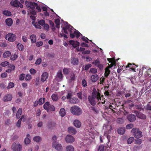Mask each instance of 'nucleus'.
<instances>
[{
    "instance_id": "f257e3e1",
    "label": "nucleus",
    "mask_w": 151,
    "mask_h": 151,
    "mask_svg": "<svg viewBox=\"0 0 151 151\" xmlns=\"http://www.w3.org/2000/svg\"><path fill=\"white\" fill-rule=\"evenodd\" d=\"M70 111L72 114L76 116H79L82 113L81 109L76 105L73 106L70 108Z\"/></svg>"
},
{
    "instance_id": "f03ea898",
    "label": "nucleus",
    "mask_w": 151,
    "mask_h": 151,
    "mask_svg": "<svg viewBox=\"0 0 151 151\" xmlns=\"http://www.w3.org/2000/svg\"><path fill=\"white\" fill-rule=\"evenodd\" d=\"M101 91L99 89H96L95 88H94L92 93V96H93V97L96 99L99 103H100L101 102L100 101H101Z\"/></svg>"
},
{
    "instance_id": "7ed1b4c3",
    "label": "nucleus",
    "mask_w": 151,
    "mask_h": 151,
    "mask_svg": "<svg viewBox=\"0 0 151 151\" xmlns=\"http://www.w3.org/2000/svg\"><path fill=\"white\" fill-rule=\"evenodd\" d=\"M43 108L44 109H45L47 112L50 111H54L55 109L54 106L51 104L49 102H46L44 104Z\"/></svg>"
},
{
    "instance_id": "20e7f679",
    "label": "nucleus",
    "mask_w": 151,
    "mask_h": 151,
    "mask_svg": "<svg viewBox=\"0 0 151 151\" xmlns=\"http://www.w3.org/2000/svg\"><path fill=\"white\" fill-rule=\"evenodd\" d=\"M131 132L133 134L135 138H141L142 135V132H140L139 129L137 128H133L131 130Z\"/></svg>"
},
{
    "instance_id": "39448f33",
    "label": "nucleus",
    "mask_w": 151,
    "mask_h": 151,
    "mask_svg": "<svg viewBox=\"0 0 151 151\" xmlns=\"http://www.w3.org/2000/svg\"><path fill=\"white\" fill-rule=\"evenodd\" d=\"M12 149L14 151H20L22 150V146L18 142H14L13 143L11 146Z\"/></svg>"
},
{
    "instance_id": "423d86ee",
    "label": "nucleus",
    "mask_w": 151,
    "mask_h": 151,
    "mask_svg": "<svg viewBox=\"0 0 151 151\" xmlns=\"http://www.w3.org/2000/svg\"><path fill=\"white\" fill-rule=\"evenodd\" d=\"M5 39L10 42H13L16 40V35L12 33L8 34L5 37Z\"/></svg>"
},
{
    "instance_id": "0eeeda50",
    "label": "nucleus",
    "mask_w": 151,
    "mask_h": 151,
    "mask_svg": "<svg viewBox=\"0 0 151 151\" xmlns=\"http://www.w3.org/2000/svg\"><path fill=\"white\" fill-rule=\"evenodd\" d=\"M52 147L53 148H55L58 151H62L63 147L61 145L59 144L58 142L56 141H54L52 143Z\"/></svg>"
},
{
    "instance_id": "6e6552de",
    "label": "nucleus",
    "mask_w": 151,
    "mask_h": 151,
    "mask_svg": "<svg viewBox=\"0 0 151 151\" xmlns=\"http://www.w3.org/2000/svg\"><path fill=\"white\" fill-rule=\"evenodd\" d=\"M92 64L95 66H96L99 68L100 70H101L103 69V65L100 64V61L99 59H97L93 62Z\"/></svg>"
},
{
    "instance_id": "1a4fd4ad",
    "label": "nucleus",
    "mask_w": 151,
    "mask_h": 151,
    "mask_svg": "<svg viewBox=\"0 0 151 151\" xmlns=\"http://www.w3.org/2000/svg\"><path fill=\"white\" fill-rule=\"evenodd\" d=\"M75 140V138L72 135H68L65 137V140L66 142L71 143L73 142Z\"/></svg>"
},
{
    "instance_id": "9d476101",
    "label": "nucleus",
    "mask_w": 151,
    "mask_h": 151,
    "mask_svg": "<svg viewBox=\"0 0 151 151\" xmlns=\"http://www.w3.org/2000/svg\"><path fill=\"white\" fill-rule=\"evenodd\" d=\"M96 99L92 96L88 97V100L89 103L93 106H94L96 104Z\"/></svg>"
},
{
    "instance_id": "9b49d317",
    "label": "nucleus",
    "mask_w": 151,
    "mask_h": 151,
    "mask_svg": "<svg viewBox=\"0 0 151 151\" xmlns=\"http://www.w3.org/2000/svg\"><path fill=\"white\" fill-rule=\"evenodd\" d=\"M136 116L134 114H130L127 116V119L130 122H133L136 120Z\"/></svg>"
},
{
    "instance_id": "f8f14e48",
    "label": "nucleus",
    "mask_w": 151,
    "mask_h": 151,
    "mask_svg": "<svg viewBox=\"0 0 151 151\" xmlns=\"http://www.w3.org/2000/svg\"><path fill=\"white\" fill-rule=\"evenodd\" d=\"M48 76V73L46 72H43L41 76V81L42 82H45Z\"/></svg>"
},
{
    "instance_id": "ddd939ff",
    "label": "nucleus",
    "mask_w": 151,
    "mask_h": 151,
    "mask_svg": "<svg viewBox=\"0 0 151 151\" xmlns=\"http://www.w3.org/2000/svg\"><path fill=\"white\" fill-rule=\"evenodd\" d=\"M12 99V96L11 94H9L6 95L3 98L4 101H8L11 100Z\"/></svg>"
},
{
    "instance_id": "4468645a",
    "label": "nucleus",
    "mask_w": 151,
    "mask_h": 151,
    "mask_svg": "<svg viewBox=\"0 0 151 151\" xmlns=\"http://www.w3.org/2000/svg\"><path fill=\"white\" fill-rule=\"evenodd\" d=\"M137 67V65H136L134 63L132 64L129 63L128 64V65L126 66V68L129 67L131 69L132 71L135 72V68Z\"/></svg>"
},
{
    "instance_id": "2eb2a0df",
    "label": "nucleus",
    "mask_w": 151,
    "mask_h": 151,
    "mask_svg": "<svg viewBox=\"0 0 151 151\" xmlns=\"http://www.w3.org/2000/svg\"><path fill=\"white\" fill-rule=\"evenodd\" d=\"M19 2L17 0L12 1L10 2L11 5L14 7H19Z\"/></svg>"
},
{
    "instance_id": "dca6fc26",
    "label": "nucleus",
    "mask_w": 151,
    "mask_h": 151,
    "mask_svg": "<svg viewBox=\"0 0 151 151\" xmlns=\"http://www.w3.org/2000/svg\"><path fill=\"white\" fill-rule=\"evenodd\" d=\"M69 43L70 45H72L74 48H76L80 44L79 42L77 41H74L70 40L69 41Z\"/></svg>"
},
{
    "instance_id": "f3484780",
    "label": "nucleus",
    "mask_w": 151,
    "mask_h": 151,
    "mask_svg": "<svg viewBox=\"0 0 151 151\" xmlns=\"http://www.w3.org/2000/svg\"><path fill=\"white\" fill-rule=\"evenodd\" d=\"M99 78V76L97 74H95L92 75L91 77V79L92 82H96Z\"/></svg>"
},
{
    "instance_id": "a211bd4d",
    "label": "nucleus",
    "mask_w": 151,
    "mask_h": 151,
    "mask_svg": "<svg viewBox=\"0 0 151 151\" xmlns=\"http://www.w3.org/2000/svg\"><path fill=\"white\" fill-rule=\"evenodd\" d=\"M68 132L70 134L73 135L76 134V132L75 129L72 127H69L68 129Z\"/></svg>"
},
{
    "instance_id": "6ab92c4d",
    "label": "nucleus",
    "mask_w": 151,
    "mask_h": 151,
    "mask_svg": "<svg viewBox=\"0 0 151 151\" xmlns=\"http://www.w3.org/2000/svg\"><path fill=\"white\" fill-rule=\"evenodd\" d=\"M22 114V109L19 108L16 112V117L17 119H19Z\"/></svg>"
},
{
    "instance_id": "aec40b11",
    "label": "nucleus",
    "mask_w": 151,
    "mask_h": 151,
    "mask_svg": "<svg viewBox=\"0 0 151 151\" xmlns=\"http://www.w3.org/2000/svg\"><path fill=\"white\" fill-rule=\"evenodd\" d=\"M138 117L141 118V119H145L146 118V116L139 111H137L136 114Z\"/></svg>"
},
{
    "instance_id": "412c9836",
    "label": "nucleus",
    "mask_w": 151,
    "mask_h": 151,
    "mask_svg": "<svg viewBox=\"0 0 151 151\" xmlns=\"http://www.w3.org/2000/svg\"><path fill=\"white\" fill-rule=\"evenodd\" d=\"M74 125L76 127L79 128L81 126V122L78 120L74 121L73 122Z\"/></svg>"
},
{
    "instance_id": "4be33fe9",
    "label": "nucleus",
    "mask_w": 151,
    "mask_h": 151,
    "mask_svg": "<svg viewBox=\"0 0 151 151\" xmlns=\"http://www.w3.org/2000/svg\"><path fill=\"white\" fill-rule=\"evenodd\" d=\"M5 22L7 25L10 26L12 24L13 21L11 18H7Z\"/></svg>"
},
{
    "instance_id": "5701e85b",
    "label": "nucleus",
    "mask_w": 151,
    "mask_h": 151,
    "mask_svg": "<svg viewBox=\"0 0 151 151\" xmlns=\"http://www.w3.org/2000/svg\"><path fill=\"white\" fill-rule=\"evenodd\" d=\"M30 38L32 42L35 43L36 42V37L35 35L33 34L31 35L30 36Z\"/></svg>"
},
{
    "instance_id": "b1692460",
    "label": "nucleus",
    "mask_w": 151,
    "mask_h": 151,
    "mask_svg": "<svg viewBox=\"0 0 151 151\" xmlns=\"http://www.w3.org/2000/svg\"><path fill=\"white\" fill-rule=\"evenodd\" d=\"M59 114L62 117H64L66 114L65 109L64 108L61 109L59 111Z\"/></svg>"
},
{
    "instance_id": "393cba45",
    "label": "nucleus",
    "mask_w": 151,
    "mask_h": 151,
    "mask_svg": "<svg viewBox=\"0 0 151 151\" xmlns=\"http://www.w3.org/2000/svg\"><path fill=\"white\" fill-rule=\"evenodd\" d=\"M125 130L124 128H120L117 130V132L120 134H123L125 132Z\"/></svg>"
},
{
    "instance_id": "a878e982",
    "label": "nucleus",
    "mask_w": 151,
    "mask_h": 151,
    "mask_svg": "<svg viewBox=\"0 0 151 151\" xmlns=\"http://www.w3.org/2000/svg\"><path fill=\"white\" fill-rule=\"evenodd\" d=\"M57 76L58 78L60 80H62L63 78V76L61 70L58 71Z\"/></svg>"
},
{
    "instance_id": "bb28decb",
    "label": "nucleus",
    "mask_w": 151,
    "mask_h": 151,
    "mask_svg": "<svg viewBox=\"0 0 151 151\" xmlns=\"http://www.w3.org/2000/svg\"><path fill=\"white\" fill-rule=\"evenodd\" d=\"M66 151H75V149L73 146L72 145H68L66 147Z\"/></svg>"
},
{
    "instance_id": "cd10ccee",
    "label": "nucleus",
    "mask_w": 151,
    "mask_h": 151,
    "mask_svg": "<svg viewBox=\"0 0 151 151\" xmlns=\"http://www.w3.org/2000/svg\"><path fill=\"white\" fill-rule=\"evenodd\" d=\"M11 54V53L9 51H6L4 52L3 54L4 58H7L9 57Z\"/></svg>"
},
{
    "instance_id": "c85d7f7f",
    "label": "nucleus",
    "mask_w": 151,
    "mask_h": 151,
    "mask_svg": "<svg viewBox=\"0 0 151 151\" xmlns=\"http://www.w3.org/2000/svg\"><path fill=\"white\" fill-rule=\"evenodd\" d=\"M67 28H68V31L70 32V33H74V31L76 29L70 25L67 26Z\"/></svg>"
},
{
    "instance_id": "c756f323",
    "label": "nucleus",
    "mask_w": 151,
    "mask_h": 151,
    "mask_svg": "<svg viewBox=\"0 0 151 151\" xmlns=\"http://www.w3.org/2000/svg\"><path fill=\"white\" fill-rule=\"evenodd\" d=\"M71 63L74 65H77L78 64V60L75 58H73L71 60Z\"/></svg>"
},
{
    "instance_id": "7c9ffc66",
    "label": "nucleus",
    "mask_w": 151,
    "mask_h": 151,
    "mask_svg": "<svg viewBox=\"0 0 151 151\" xmlns=\"http://www.w3.org/2000/svg\"><path fill=\"white\" fill-rule=\"evenodd\" d=\"M110 73V71L109 68H106L105 70V72L104 75L106 77H107Z\"/></svg>"
},
{
    "instance_id": "2f4dec72",
    "label": "nucleus",
    "mask_w": 151,
    "mask_h": 151,
    "mask_svg": "<svg viewBox=\"0 0 151 151\" xmlns=\"http://www.w3.org/2000/svg\"><path fill=\"white\" fill-rule=\"evenodd\" d=\"M58 96L57 94H53L51 96V98L53 101H57L58 99Z\"/></svg>"
},
{
    "instance_id": "473e14b6",
    "label": "nucleus",
    "mask_w": 151,
    "mask_h": 151,
    "mask_svg": "<svg viewBox=\"0 0 151 151\" xmlns=\"http://www.w3.org/2000/svg\"><path fill=\"white\" fill-rule=\"evenodd\" d=\"M70 68H64L63 72L64 74L67 75L70 72Z\"/></svg>"
},
{
    "instance_id": "72a5a7b5",
    "label": "nucleus",
    "mask_w": 151,
    "mask_h": 151,
    "mask_svg": "<svg viewBox=\"0 0 151 151\" xmlns=\"http://www.w3.org/2000/svg\"><path fill=\"white\" fill-rule=\"evenodd\" d=\"M117 122L119 124H123L124 122V120L123 118H117Z\"/></svg>"
},
{
    "instance_id": "f704fd0d",
    "label": "nucleus",
    "mask_w": 151,
    "mask_h": 151,
    "mask_svg": "<svg viewBox=\"0 0 151 151\" xmlns=\"http://www.w3.org/2000/svg\"><path fill=\"white\" fill-rule=\"evenodd\" d=\"M145 75L146 76H151V68H148L146 70L145 73Z\"/></svg>"
},
{
    "instance_id": "c9c22d12",
    "label": "nucleus",
    "mask_w": 151,
    "mask_h": 151,
    "mask_svg": "<svg viewBox=\"0 0 151 151\" xmlns=\"http://www.w3.org/2000/svg\"><path fill=\"white\" fill-rule=\"evenodd\" d=\"M56 125V123L54 122L52 123V122H49L47 125L48 127L50 129L52 127H55Z\"/></svg>"
},
{
    "instance_id": "e433bc0d",
    "label": "nucleus",
    "mask_w": 151,
    "mask_h": 151,
    "mask_svg": "<svg viewBox=\"0 0 151 151\" xmlns=\"http://www.w3.org/2000/svg\"><path fill=\"white\" fill-rule=\"evenodd\" d=\"M45 98H40L38 101V103L39 104L41 105L43 104L45 101Z\"/></svg>"
},
{
    "instance_id": "4c0bfd02",
    "label": "nucleus",
    "mask_w": 151,
    "mask_h": 151,
    "mask_svg": "<svg viewBox=\"0 0 151 151\" xmlns=\"http://www.w3.org/2000/svg\"><path fill=\"white\" fill-rule=\"evenodd\" d=\"M37 5V3L32 2L29 8H30L32 10H33L35 9Z\"/></svg>"
},
{
    "instance_id": "58836bf2",
    "label": "nucleus",
    "mask_w": 151,
    "mask_h": 151,
    "mask_svg": "<svg viewBox=\"0 0 151 151\" xmlns=\"http://www.w3.org/2000/svg\"><path fill=\"white\" fill-rule=\"evenodd\" d=\"M15 84L13 82H9L8 84V85L7 87V88L8 89H10L12 88L14 86Z\"/></svg>"
},
{
    "instance_id": "ea45409f",
    "label": "nucleus",
    "mask_w": 151,
    "mask_h": 151,
    "mask_svg": "<svg viewBox=\"0 0 151 151\" xmlns=\"http://www.w3.org/2000/svg\"><path fill=\"white\" fill-rule=\"evenodd\" d=\"M3 14L5 15L8 16H10L11 15V12L6 10H5L3 12Z\"/></svg>"
},
{
    "instance_id": "a19ab883",
    "label": "nucleus",
    "mask_w": 151,
    "mask_h": 151,
    "mask_svg": "<svg viewBox=\"0 0 151 151\" xmlns=\"http://www.w3.org/2000/svg\"><path fill=\"white\" fill-rule=\"evenodd\" d=\"M41 140V137L39 136H35L34 137V140L36 142H39Z\"/></svg>"
},
{
    "instance_id": "79ce46f5",
    "label": "nucleus",
    "mask_w": 151,
    "mask_h": 151,
    "mask_svg": "<svg viewBox=\"0 0 151 151\" xmlns=\"http://www.w3.org/2000/svg\"><path fill=\"white\" fill-rule=\"evenodd\" d=\"M89 72L93 74H96L97 72V70L96 68H92L90 69Z\"/></svg>"
},
{
    "instance_id": "37998d69",
    "label": "nucleus",
    "mask_w": 151,
    "mask_h": 151,
    "mask_svg": "<svg viewBox=\"0 0 151 151\" xmlns=\"http://www.w3.org/2000/svg\"><path fill=\"white\" fill-rule=\"evenodd\" d=\"M81 83H82V85L83 87H86L87 86V81L85 79L82 80Z\"/></svg>"
},
{
    "instance_id": "c03bdc74",
    "label": "nucleus",
    "mask_w": 151,
    "mask_h": 151,
    "mask_svg": "<svg viewBox=\"0 0 151 151\" xmlns=\"http://www.w3.org/2000/svg\"><path fill=\"white\" fill-rule=\"evenodd\" d=\"M40 84V78L38 77V78H36L35 79V85L37 86H38Z\"/></svg>"
},
{
    "instance_id": "a18cd8bd",
    "label": "nucleus",
    "mask_w": 151,
    "mask_h": 151,
    "mask_svg": "<svg viewBox=\"0 0 151 151\" xmlns=\"http://www.w3.org/2000/svg\"><path fill=\"white\" fill-rule=\"evenodd\" d=\"M134 140V137H130L128 139L127 142L128 144H131Z\"/></svg>"
},
{
    "instance_id": "49530a36",
    "label": "nucleus",
    "mask_w": 151,
    "mask_h": 151,
    "mask_svg": "<svg viewBox=\"0 0 151 151\" xmlns=\"http://www.w3.org/2000/svg\"><path fill=\"white\" fill-rule=\"evenodd\" d=\"M17 58V55L14 54L13 55H12L10 57V59L12 60H14L15 59H16Z\"/></svg>"
},
{
    "instance_id": "de8ad7c7",
    "label": "nucleus",
    "mask_w": 151,
    "mask_h": 151,
    "mask_svg": "<svg viewBox=\"0 0 151 151\" xmlns=\"http://www.w3.org/2000/svg\"><path fill=\"white\" fill-rule=\"evenodd\" d=\"M74 33L75 34L76 37L78 38L80 36V33L77 30H75L74 31Z\"/></svg>"
},
{
    "instance_id": "09e8293b",
    "label": "nucleus",
    "mask_w": 151,
    "mask_h": 151,
    "mask_svg": "<svg viewBox=\"0 0 151 151\" xmlns=\"http://www.w3.org/2000/svg\"><path fill=\"white\" fill-rule=\"evenodd\" d=\"M9 62L8 61H4L2 62L1 64V65L3 67H5L9 65Z\"/></svg>"
},
{
    "instance_id": "8fccbe9b",
    "label": "nucleus",
    "mask_w": 151,
    "mask_h": 151,
    "mask_svg": "<svg viewBox=\"0 0 151 151\" xmlns=\"http://www.w3.org/2000/svg\"><path fill=\"white\" fill-rule=\"evenodd\" d=\"M7 44L5 42H1L0 44V47H7Z\"/></svg>"
},
{
    "instance_id": "3c124183",
    "label": "nucleus",
    "mask_w": 151,
    "mask_h": 151,
    "mask_svg": "<svg viewBox=\"0 0 151 151\" xmlns=\"http://www.w3.org/2000/svg\"><path fill=\"white\" fill-rule=\"evenodd\" d=\"M18 48L19 50L21 51H23L24 49V46L21 44H19L18 45Z\"/></svg>"
},
{
    "instance_id": "603ef678",
    "label": "nucleus",
    "mask_w": 151,
    "mask_h": 151,
    "mask_svg": "<svg viewBox=\"0 0 151 151\" xmlns=\"http://www.w3.org/2000/svg\"><path fill=\"white\" fill-rule=\"evenodd\" d=\"M36 46L38 47L42 46L43 45V42L42 41H38L36 42Z\"/></svg>"
},
{
    "instance_id": "864d4df0",
    "label": "nucleus",
    "mask_w": 151,
    "mask_h": 151,
    "mask_svg": "<svg viewBox=\"0 0 151 151\" xmlns=\"http://www.w3.org/2000/svg\"><path fill=\"white\" fill-rule=\"evenodd\" d=\"M49 23L50 24L51 27V28H52V30H55V27L54 26V24L53 22H52L51 20H50L49 21Z\"/></svg>"
},
{
    "instance_id": "5fc2aeb1",
    "label": "nucleus",
    "mask_w": 151,
    "mask_h": 151,
    "mask_svg": "<svg viewBox=\"0 0 151 151\" xmlns=\"http://www.w3.org/2000/svg\"><path fill=\"white\" fill-rule=\"evenodd\" d=\"M134 127L133 124L132 123L129 124L127 125L126 128L127 129H130Z\"/></svg>"
},
{
    "instance_id": "6e6d98bb",
    "label": "nucleus",
    "mask_w": 151,
    "mask_h": 151,
    "mask_svg": "<svg viewBox=\"0 0 151 151\" xmlns=\"http://www.w3.org/2000/svg\"><path fill=\"white\" fill-rule=\"evenodd\" d=\"M22 121L21 120L19 119L18 120L16 123V126L17 127L19 128L21 127Z\"/></svg>"
},
{
    "instance_id": "4d7b16f0",
    "label": "nucleus",
    "mask_w": 151,
    "mask_h": 151,
    "mask_svg": "<svg viewBox=\"0 0 151 151\" xmlns=\"http://www.w3.org/2000/svg\"><path fill=\"white\" fill-rule=\"evenodd\" d=\"M142 142V140L141 139H140L139 138H137V139H136L135 140V142L137 144H141V142Z\"/></svg>"
},
{
    "instance_id": "13d9d810",
    "label": "nucleus",
    "mask_w": 151,
    "mask_h": 151,
    "mask_svg": "<svg viewBox=\"0 0 151 151\" xmlns=\"http://www.w3.org/2000/svg\"><path fill=\"white\" fill-rule=\"evenodd\" d=\"M146 109L148 110H151V103L149 102L146 106Z\"/></svg>"
},
{
    "instance_id": "bf43d9fd",
    "label": "nucleus",
    "mask_w": 151,
    "mask_h": 151,
    "mask_svg": "<svg viewBox=\"0 0 151 151\" xmlns=\"http://www.w3.org/2000/svg\"><path fill=\"white\" fill-rule=\"evenodd\" d=\"M38 23L40 25L43 26L45 24V22L44 20L42 19L41 20L39 21Z\"/></svg>"
},
{
    "instance_id": "052dcab7",
    "label": "nucleus",
    "mask_w": 151,
    "mask_h": 151,
    "mask_svg": "<svg viewBox=\"0 0 151 151\" xmlns=\"http://www.w3.org/2000/svg\"><path fill=\"white\" fill-rule=\"evenodd\" d=\"M25 76V75L24 74V73L21 74L19 76V80L20 81L23 80L24 79Z\"/></svg>"
},
{
    "instance_id": "680f3d73",
    "label": "nucleus",
    "mask_w": 151,
    "mask_h": 151,
    "mask_svg": "<svg viewBox=\"0 0 151 151\" xmlns=\"http://www.w3.org/2000/svg\"><path fill=\"white\" fill-rule=\"evenodd\" d=\"M104 146L103 145H101L99 146L98 151H104Z\"/></svg>"
},
{
    "instance_id": "e2e57ef3",
    "label": "nucleus",
    "mask_w": 151,
    "mask_h": 151,
    "mask_svg": "<svg viewBox=\"0 0 151 151\" xmlns=\"http://www.w3.org/2000/svg\"><path fill=\"white\" fill-rule=\"evenodd\" d=\"M32 76L30 74H27L25 78V79L26 81L30 80Z\"/></svg>"
},
{
    "instance_id": "0e129e2a",
    "label": "nucleus",
    "mask_w": 151,
    "mask_h": 151,
    "mask_svg": "<svg viewBox=\"0 0 151 151\" xmlns=\"http://www.w3.org/2000/svg\"><path fill=\"white\" fill-rule=\"evenodd\" d=\"M41 58H39L36 60L35 64L36 65H40V64H41Z\"/></svg>"
},
{
    "instance_id": "69168bd1",
    "label": "nucleus",
    "mask_w": 151,
    "mask_h": 151,
    "mask_svg": "<svg viewBox=\"0 0 151 151\" xmlns=\"http://www.w3.org/2000/svg\"><path fill=\"white\" fill-rule=\"evenodd\" d=\"M29 72L32 74H34L36 73L37 71L34 68H31L29 70Z\"/></svg>"
},
{
    "instance_id": "338daca9",
    "label": "nucleus",
    "mask_w": 151,
    "mask_h": 151,
    "mask_svg": "<svg viewBox=\"0 0 151 151\" xmlns=\"http://www.w3.org/2000/svg\"><path fill=\"white\" fill-rule=\"evenodd\" d=\"M32 2H29L28 1H26L25 2V4L26 6L28 8H29Z\"/></svg>"
},
{
    "instance_id": "774afa93",
    "label": "nucleus",
    "mask_w": 151,
    "mask_h": 151,
    "mask_svg": "<svg viewBox=\"0 0 151 151\" xmlns=\"http://www.w3.org/2000/svg\"><path fill=\"white\" fill-rule=\"evenodd\" d=\"M24 142L25 144H28L30 142V140L28 137H26L24 139Z\"/></svg>"
}]
</instances>
